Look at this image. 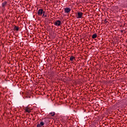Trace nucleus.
<instances>
[{"label": "nucleus", "instance_id": "1", "mask_svg": "<svg viewBox=\"0 0 127 127\" xmlns=\"http://www.w3.org/2000/svg\"><path fill=\"white\" fill-rule=\"evenodd\" d=\"M45 11H44L43 9H40L38 10L37 12V14L38 15L41 16L43 14Z\"/></svg>", "mask_w": 127, "mask_h": 127}, {"label": "nucleus", "instance_id": "2", "mask_svg": "<svg viewBox=\"0 0 127 127\" xmlns=\"http://www.w3.org/2000/svg\"><path fill=\"white\" fill-rule=\"evenodd\" d=\"M55 25H56V26H60L62 23H61V21L60 20H58L56 21L54 23Z\"/></svg>", "mask_w": 127, "mask_h": 127}, {"label": "nucleus", "instance_id": "3", "mask_svg": "<svg viewBox=\"0 0 127 127\" xmlns=\"http://www.w3.org/2000/svg\"><path fill=\"white\" fill-rule=\"evenodd\" d=\"M83 16V13L82 12H78L76 16L77 18H82Z\"/></svg>", "mask_w": 127, "mask_h": 127}, {"label": "nucleus", "instance_id": "4", "mask_svg": "<svg viewBox=\"0 0 127 127\" xmlns=\"http://www.w3.org/2000/svg\"><path fill=\"white\" fill-rule=\"evenodd\" d=\"M64 11L65 13H69L71 11V9L69 7H66L64 8Z\"/></svg>", "mask_w": 127, "mask_h": 127}, {"label": "nucleus", "instance_id": "5", "mask_svg": "<svg viewBox=\"0 0 127 127\" xmlns=\"http://www.w3.org/2000/svg\"><path fill=\"white\" fill-rule=\"evenodd\" d=\"M24 110L25 112H26V113H31V111L30 110V109H29V108H28V107H25Z\"/></svg>", "mask_w": 127, "mask_h": 127}, {"label": "nucleus", "instance_id": "6", "mask_svg": "<svg viewBox=\"0 0 127 127\" xmlns=\"http://www.w3.org/2000/svg\"><path fill=\"white\" fill-rule=\"evenodd\" d=\"M13 30L14 31H18V30H19V27L16 25H14Z\"/></svg>", "mask_w": 127, "mask_h": 127}, {"label": "nucleus", "instance_id": "7", "mask_svg": "<svg viewBox=\"0 0 127 127\" xmlns=\"http://www.w3.org/2000/svg\"><path fill=\"white\" fill-rule=\"evenodd\" d=\"M69 60L72 62V61H74H74H76V58L74 56H71L69 58Z\"/></svg>", "mask_w": 127, "mask_h": 127}, {"label": "nucleus", "instance_id": "8", "mask_svg": "<svg viewBox=\"0 0 127 127\" xmlns=\"http://www.w3.org/2000/svg\"><path fill=\"white\" fill-rule=\"evenodd\" d=\"M6 4H7V2L6 1H5L4 2L2 3V7H3L4 8Z\"/></svg>", "mask_w": 127, "mask_h": 127}, {"label": "nucleus", "instance_id": "9", "mask_svg": "<svg viewBox=\"0 0 127 127\" xmlns=\"http://www.w3.org/2000/svg\"><path fill=\"white\" fill-rule=\"evenodd\" d=\"M43 17H47V13L45 11L43 13Z\"/></svg>", "mask_w": 127, "mask_h": 127}, {"label": "nucleus", "instance_id": "10", "mask_svg": "<svg viewBox=\"0 0 127 127\" xmlns=\"http://www.w3.org/2000/svg\"><path fill=\"white\" fill-rule=\"evenodd\" d=\"M97 36H98V35H97V34H94L93 35H92V39H95V38H97Z\"/></svg>", "mask_w": 127, "mask_h": 127}, {"label": "nucleus", "instance_id": "11", "mask_svg": "<svg viewBox=\"0 0 127 127\" xmlns=\"http://www.w3.org/2000/svg\"><path fill=\"white\" fill-rule=\"evenodd\" d=\"M49 115H51L52 117H54L55 116V112H51Z\"/></svg>", "mask_w": 127, "mask_h": 127}, {"label": "nucleus", "instance_id": "12", "mask_svg": "<svg viewBox=\"0 0 127 127\" xmlns=\"http://www.w3.org/2000/svg\"><path fill=\"white\" fill-rule=\"evenodd\" d=\"M45 122L46 123V124H48L49 123V120L48 119H46L45 120Z\"/></svg>", "mask_w": 127, "mask_h": 127}, {"label": "nucleus", "instance_id": "13", "mask_svg": "<svg viewBox=\"0 0 127 127\" xmlns=\"http://www.w3.org/2000/svg\"><path fill=\"white\" fill-rule=\"evenodd\" d=\"M40 125H41V126L43 127L44 126V122L42 121L41 122Z\"/></svg>", "mask_w": 127, "mask_h": 127}, {"label": "nucleus", "instance_id": "14", "mask_svg": "<svg viewBox=\"0 0 127 127\" xmlns=\"http://www.w3.org/2000/svg\"><path fill=\"white\" fill-rule=\"evenodd\" d=\"M42 126H41V125H40V124H38L37 125V127H41Z\"/></svg>", "mask_w": 127, "mask_h": 127}, {"label": "nucleus", "instance_id": "15", "mask_svg": "<svg viewBox=\"0 0 127 127\" xmlns=\"http://www.w3.org/2000/svg\"><path fill=\"white\" fill-rule=\"evenodd\" d=\"M105 23H107L108 22V21H107V20L105 19Z\"/></svg>", "mask_w": 127, "mask_h": 127}, {"label": "nucleus", "instance_id": "16", "mask_svg": "<svg viewBox=\"0 0 127 127\" xmlns=\"http://www.w3.org/2000/svg\"><path fill=\"white\" fill-rule=\"evenodd\" d=\"M121 32H124V31L121 30Z\"/></svg>", "mask_w": 127, "mask_h": 127}]
</instances>
